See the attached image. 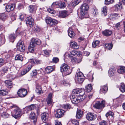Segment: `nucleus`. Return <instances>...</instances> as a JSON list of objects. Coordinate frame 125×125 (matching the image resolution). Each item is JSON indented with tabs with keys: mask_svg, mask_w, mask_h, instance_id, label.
<instances>
[{
	"mask_svg": "<svg viewBox=\"0 0 125 125\" xmlns=\"http://www.w3.org/2000/svg\"><path fill=\"white\" fill-rule=\"evenodd\" d=\"M68 31V35L71 38H72L74 37L75 34L72 28H69Z\"/></svg>",
	"mask_w": 125,
	"mask_h": 125,
	"instance_id": "25",
	"label": "nucleus"
},
{
	"mask_svg": "<svg viewBox=\"0 0 125 125\" xmlns=\"http://www.w3.org/2000/svg\"><path fill=\"white\" fill-rule=\"evenodd\" d=\"M78 51H72L70 52V54H68V56L69 57H72L75 56L76 55H78Z\"/></svg>",
	"mask_w": 125,
	"mask_h": 125,
	"instance_id": "27",
	"label": "nucleus"
},
{
	"mask_svg": "<svg viewBox=\"0 0 125 125\" xmlns=\"http://www.w3.org/2000/svg\"><path fill=\"white\" fill-rule=\"evenodd\" d=\"M37 71H39V70H35L32 71V72L31 73V74L32 76H35L37 75L38 73Z\"/></svg>",
	"mask_w": 125,
	"mask_h": 125,
	"instance_id": "55",
	"label": "nucleus"
},
{
	"mask_svg": "<svg viewBox=\"0 0 125 125\" xmlns=\"http://www.w3.org/2000/svg\"><path fill=\"white\" fill-rule=\"evenodd\" d=\"M64 112L63 110L58 109L56 111V113L55 115V117L57 118L61 117L64 115L63 113Z\"/></svg>",
	"mask_w": 125,
	"mask_h": 125,
	"instance_id": "13",
	"label": "nucleus"
},
{
	"mask_svg": "<svg viewBox=\"0 0 125 125\" xmlns=\"http://www.w3.org/2000/svg\"><path fill=\"white\" fill-rule=\"evenodd\" d=\"M36 117V115L35 113L33 112H31L30 115V118L32 119H34Z\"/></svg>",
	"mask_w": 125,
	"mask_h": 125,
	"instance_id": "54",
	"label": "nucleus"
},
{
	"mask_svg": "<svg viewBox=\"0 0 125 125\" xmlns=\"http://www.w3.org/2000/svg\"><path fill=\"white\" fill-rule=\"evenodd\" d=\"M27 91L25 89L22 88L19 89L17 92L18 95L20 97H24L27 94Z\"/></svg>",
	"mask_w": 125,
	"mask_h": 125,
	"instance_id": "10",
	"label": "nucleus"
},
{
	"mask_svg": "<svg viewBox=\"0 0 125 125\" xmlns=\"http://www.w3.org/2000/svg\"><path fill=\"white\" fill-rule=\"evenodd\" d=\"M41 41L39 39L33 38L30 43V46L31 47H34L37 45H40L41 44Z\"/></svg>",
	"mask_w": 125,
	"mask_h": 125,
	"instance_id": "7",
	"label": "nucleus"
},
{
	"mask_svg": "<svg viewBox=\"0 0 125 125\" xmlns=\"http://www.w3.org/2000/svg\"><path fill=\"white\" fill-rule=\"evenodd\" d=\"M5 83L6 85L7 86L8 88H11L12 87V84L10 80H6Z\"/></svg>",
	"mask_w": 125,
	"mask_h": 125,
	"instance_id": "31",
	"label": "nucleus"
},
{
	"mask_svg": "<svg viewBox=\"0 0 125 125\" xmlns=\"http://www.w3.org/2000/svg\"><path fill=\"white\" fill-rule=\"evenodd\" d=\"M15 60H19L22 61L23 60V58L21 55L18 54L15 57Z\"/></svg>",
	"mask_w": 125,
	"mask_h": 125,
	"instance_id": "45",
	"label": "nucleus"
},
{
	"mask_svg": "<svg viewBox=\"0 0 125 125\" xmlns=\"http://www.w3.org/2000/svg\"><path fill=\"white\" fill-rule=\"evenodd\" d=\"M83 116V112L80 109H78L76 112V117L77 119L81 118Z\"/></svg>",
	"mask_w": 125,
	"mask_h": 125,
	"instance_id": "21",
	"label": "nucleus"
},
{
	"mask_svg": "<svg viewBox=\"0 0 125 125\" xmlns=\"http://www.w3.org/2000/svg\"><path fill=\"white\" fill-rule=\"evenodd\" d=\"M31 63L32 64L34 63L35 64H38L40 63L41 62L40 61L37 59H35L34 60H31Z\"/></svg>",
	"mask_w": 125,
	"mask_h": 125,
	"instance_id": "48",
	"label": "nucleus"
},
{
	"mask_svg": "<svg viewBox=\"0 0 125 125\" xmlns=\"http://www.w3.org/2000/svg\"><path fill=\"white\" fill-rule=\"evenodd\" d=\"M7 92L5 90H0V95L4 96L6 95Z\"/></svg>",
	"mask_w": 125,
	"mask_h": 125,
	"instance_id": "57",
	"label": "nucleus"
},
{
	"mask_svg": "<svg viewBox=\"0 0 125 125\" xmlns=\"http://www.w3.org/2000/svg\"><path fill=\"white\" fill-rule=\"evenodd\" d=\"M52 67L51 66H48L46 67L45 69V71L47 73H50L53 70Z\"/></svg>",
	"mask_w": 125,
	"mask_h": 125,
	"instance_id": "36",
	"label": "nucleus"
},
{
	"mask_svg": "<svg viewBox=\"0 0 125 125\" xmlns=\"http://www.w3.org/2000/svg\"><path fill=\"white\" fill-rule=\"evenodd\" d=\"M16 46L17 49L18 51L22 52L24 51L25 47L23 42L21 41H19L17 43Z\"/></svg>",
	"mask_w": 125,
	"mask_h": 125,
	"instance_id": "8",
	"label": "nucleus"
},
{
	"mask_svg": "<svg viewBox=\"0 0 125 125\" xmlns=\"http://www.w3.org/2000/svg\"><path fill=\"white\" fill-rule=\"evenodd\" d=\"M69 68V67L67 64H63L61 66V71L65 75H68L70 74L71 72Z\"/></svg>",
	"mask_w": 125,
	"mask_h": 125,
	"instance_id": "3",
	"label": "nucleus"
},
{
	"mask_svg": "<svg viewBox=\"0 0 125 125\" xmlns=\"http://www.w3.org/2000/svg\"><path fill=\"white\" fill-rule=\"evenodd\" d=\"M69 57L71 59L72 62L74 63H79L80 62L82 61V58H79L77 59V57L76 56H73L72 57Z\"/></svg>",
	"mask_w": 125,
	"mask_h": 125,
	"instance_id": "16",
	"label": "nucleus"
},
{
	"mask_svg": "<svg viewBox=\"0 0 125 125\" xmlns=\"http://www.w3.org/2000/svg\"><path fill=\"white\" fill-rule=\"evenodd\" d=\"M106 122L104 120L100 122L99 123V125H106Z\"/></svg>",
	"mask_w": 125,
	"mask_h": 125,
	"instance_id": "63",
	"label": "nucleus"
},
{
	"mask_svg": "<svg viewBox=\"0 0 125 125\" xmlns=\"http://www.w3.org/2000/svg\"><path fill=\"white\" fill-rule=\"evenodd\" d=\"M76 82L79 83H82L84 81V78H76L75 79Z\"/></svg>",
	"mask_w": 125,
	"mask_h": 125,
	"instance_id": "46",
	"label": "nucleus"
},
{
	"mask_svg": "<svg viewBox=\"0 0 125 125\" xmlns=\"http://www.w3.org/2000/svg\"><path fill=\"white\" fill-rule=\"evenodd\" d=\"M69 15V13L68 11L66 10H63L59 12V16L60 17L65 18L68 16Z\"/></svg>",
	"mask_w": 125,
	"mask_h": 125,
	"instance_id": "14",
	"label": "nucleus"
},
{
	"mask_svg": "<svg viewBox=\"0 0 125 125\" xmlns=\"http://www.w3.org/2000/svg\"><path fill=\"white\" fill-rule=\"evenodd\" d=\"M64 107L65 109H70L71 108V106L70 104H67L64 105Z\"/></svg>",
	"mask_w": 125,
	"mask_h": 125,
	"instance_id": "61",
	"label": "nucleus"
},
{
	"mask_svg": "<svg viewBox=\"0 0 125 125\" xmlns=\"http://www.w3.org/2000/svg\"><path fill=\"white\" fill-rule=\"evenodd\" d=\"M58 6L60 8H64L66 6L65 2L61 1L58 3Z\"/></svg>",
	"mask_w": 125,
	"mask_h": 125,
	"instance_id": "42",
	"label": "nucleus"
},
{
	"mask_svg": "<svg viewBox=\"0 0 125 125\" xmlns=\"http://www.w3.org/2000/svg\"><path fill=\"white\" fill-rule=\"evenodd\" d=\"M107 8L106 7H103V10L102 11L103 12L102 14L104 16H105L107 14Z\"/></svg>",
	"mask_w": 125,
	"mask_h": 125,
	"instance_id": "52",
	"label": "nucleus"
},
{
	"mask_svg": "<svg viewBox=\"0 0 125 125\" xmlns=\"http://www.w3.org/2000/svg\"><path fill=\"white\" fill-rule=\"evenodd\" d=\"M9 115L8 113L5 112H3L1 114V116L4 118H8Z\"/></svg>",
	"mask_w": 125,
	"mask_h": 125,
	"instance_id": "47",
	"label": "nucleus"
},
{
	"mask_svg": "<svg viewBox=\"0 0 125 125\" xmlns=\"http://www.w3.org/2000/svg\"><path fill=\"white\" fill-rule=\"evenodd\" d=\"M115 7L117 10H120L122 8V5L121 3H119L115 5Z\"/></svg>",
	"mask_w": 125,
	"mask_h": 125,
	"instance_id": "44",
	"label": "nucleus"
},
{
	"mask_svg": "<svg viewBox=\"0 0 125 125\" xmlns=\"http://www.w3.org/2000/svg\"><path fill=\"white\" fill-rule=\"evenodd\" d=\"M42 89L40 86H38L36 87L35 91L37 93L40 94L41 93Z\"/></svg>",
	"mask_w": 125,
	"mask_h": 125,
	"instance_id": "49",
	"label": "nucleus"
},
{
	"mask_svg": "<svg viewBox=\"0 0 125 125\" xmlns=\"http://www.w3.org/2000/svg\"><path fill=\"white\" fill-rule=\"evenodd\" d=\"M36 106L34 104H32L26 107L25 109L28 111L33 110L35 109Z\"/></svg>",
	"mask_w": 125,
	"mask_h": 125,
	"instance_id": "28",
	"label": "nucleus"
},
{
	"mask_svg": "<svg viewBox=\"0 0 125 125\" xmlns=\"http://www.w3.org/2000/svg\"><path fill=\"white\" fill-rule=\"evenodd\" d=\"M51 51V50H43V52L46 56H48L50 55V53Z\"/></svg>",
	"mask_w": 125,
	"mask_h": 125,
	"instance_id": "50",
	"label": "nucleus"
},
{
	"mask_svg": "<svg viewBox=\"0 0 125 125\" xmlns=\"http://www.w3.org/2000/svg\"><path fill=\"white\" fill-rule=\"evenodd\" d=\"M16 36L14 33L11 34L9 36V38L10 41L11 42H13L15 39Z\"/></svg>",
	"mask_w": 125,
	"mask_h": 125,
	"instance_id": "33",
	"label": "nucleus"
},
{
	"mask_svg": "<svg viewBox=\"0 0 125 125\" xmlns=\"http://www.w3.org/2000/svg\"><path fill=\"white\" fill-rule=\"evenodd\" d=\"M59 59L58 58L56 57H54L52 59V61L53 62L56 63L58 62Z\"/></svg>",
	"mask_w": 125,
	"mask_h": 125,
	"instance_id": "62",
	"label": "nucleus"
},
{
	"mask_svg": "<svg viewBox=\"0 0 125 125\" xmlns=\"http://www.w3.org/2000/svg\"><path fill=\"white\" fill-rule=\"evenodd\" d=\"M96 115L94 113H89L86 115V118L89 121H93L96 118Z\"/></svg>",
	"mask_w": 125,
	"mask_h": 125,
	"instance_id": "12",
	"label": "nucleus"
},
{
	"mask_svg": "<svg viewBox=\"0 0 125 125\" xmlns=\"http://www.w3.org/2000/svg\"><path fill=\"white\" fill-rule=\"evenodd\" d=\"M32 66L31 65H29L27 67L24 69L21 72V74L23 75L28 72L31 69Z\"/></svg>",
	"mask_w": 125,
	"mask_h": 125,
	"instance_id": "20",
	"label": "nucleus"
},
{
	"mask_svg": "<svg viewBox=\"0 0 125 125\" xmlns=\"http://www.w3.org/2000/svg\"><path fill=\"white\" fill-rule=\"evenodd\" d=\"M106 116L107 119L112 121L114 118V114L111 111L107 112L106 114Z\"/></svg>",
	"mask_w": 125,
	"mask_h": 125,
	"instance_id": "15",
	"label": "nucleus"
},
{
	"mask_svg": "<svg viewBox=\"0 0 125 125\" xmlns=\"http://www.w3.org/2000/svg\"><path fill=\"white\" fill-rule=\"evenodd\" d=\"M9 69V68L6 66H4L2 68L0 71V72L2 74H4L8 72Z\"/></svg>",
	"mask_w": 125,
	"mask_h": 125,
	"instance_id": "30",
	"label": "nucleus"
},
{
	"mask_svg": "<svg viewBox=\"0 0 125 125\" xmlns=\"http://www.w3.org/2000/svg\"><path fill=\"white\" fill-rule=\"evenodd\" d=\"M26 23L27 26L32 27L34 24V21L31 16H29L26 19Z\"/></svg>",
	"mask_w": 125,
	"mask_h": 125,
	"instance_id": "11",
	"label": "nucleus"
},
{
	"mask_svg": "<svg viewBox=\"0 0 125 125\" xmlns=\"http://www.w3.org/2000/svg\"><path fill=\"white\" fill-rule=\"evenodd\" d=\"M58 2H54L51 5L52 7V8H55L56 6L58 5Z\"/></svg>",
	"mask_w": 125,
	"mask_h": 125,
	"instance_id": "58",
	"label": "nucleus"
},
{
	"mask_svg": "<svg viewBox=\"0 0 125 125\" xmlns=\"http://www.w3.org/2000/svg\"><path fill=\"white\" fill-rule=\"evenodd\" d=\"M114 2V0H105V3L107 5H109L113 3Z\"/></svg>",
	"mask_w": 125,
	"mask_h": 125,
	"instance_id": "56",
	"label": "nucleus"
},
{
	"mask_svg": "<svg viewBox=\"0 0 125 125\" xmlns=\"http://www.w3.org/2000/svg\"><path fill=\"white\" fill-rule=\"evenodd\" d=\"M41 119L43 122L45 123L48 117V114L47 112H45L41 114Z\"/></svg>",
	"mask_w": 125,
	"mask_h": 125,
	"instance_id": "19",
	"label": "nucleus"
},
{
	"mask_svg": "<svg viewBox=\"0 0 125 125\" xmlns=\"http://www.w3.org/2000/svg\"><path fill=\"white\" fill-rule=\"evenodd\" d=\"M46 23L51 26H53L56 23L57 21L56 20L52 19L50 17L47 18L46 19Z\"/></svg>",
	"mask_w": 125,
	"mask_h": 125,
	"instance_id": "9",
	"label": "nucleus"
},
{
	"mask_svg": "<svg viewBox=\"0 0 125 125\" xmlns=\"http://www.w3.org/2000/svg\"><path fill=\"white\" fill-rule=\"evenodd\" d=\"M5 39L4 35L2 33L0 34V45L3 44L5 43Z\"/></svg>",
	"mask_w": 125,
	"mask_h": 125,
	"instance_id": "24",
	"label": "nucleus"
},
{
	"mask_svg": "<svg viewBox=\"0 0 125 125\" xmlns=\"http://www.w3.org/2000/svg\"><path fill=\"white\" fill-rule=\"evenodd\" d=\"M4 64V60L2 59H0V67Z\"/></svg>",
	"mask_w": 125,
	"mask_h": 125,
	"instance_id": "60",
	"label": "nucleus"
},
{
	"mask_svg": "<svg viewBox=\"0 0 125 125\" xmlns=\"http://www.w3.org/2000/svg\"><path fill=\"white\" fill-rule=\"evenodd\" d=\"M33 30L35 31L36 32H38L40 31V28L37 26H35Z\"/></svg>",
	"mask_w": 125,
	"mask_h": 125,
	"instance_id": "64",
	"label": "nucleus"
},
{
	"mask_svg": "<svg viewBox=\"0 0 125 125\" xmlns=\"http://www.w3.org/2000/svg\"><path fill=\"white\" fill-rule=\"evenodd\" d=\"M113 45L112 43L109 44L107 43L105 44L104 47L107 50L111 49L113 47Z\"/></svg>",
	"mask_w": 125,
	"mask_h": 125,
	"instance_id": "35",
	"label": "nucleus"
},
{
	"mask_svg": "<svg viewBox=\"0 0 125 125\" xmlns=\"http://www.w3.org/2000/svg\"><path fill=\"white\" fill-rule=\"evenodd\" d=\"M120 90L122 92H125V85L124 83H121V87Z\"/></svg>",
	"mask_w": 125,
	"mask_h": 125,
	"instance_id": "51",
	"label": "nucleus"
},
{
	"mask_svg": "<svg viewBox=\"0 0 125 125\" xmlns=\"http://www.w3.org/2000/svg\"><path fill=\"white\" fill-rule=\"evenodd\" d=\"M105 101L103 100L101 102L100 101H97L93 105L94 107L97 109H100L104 108L105 106Z\"/></svg>",
	"mask_w": 125,
	"mask_h": 125,
	"instance_id": "6",
	"label": "nucleus"
},
{
	"mask_svg": "<svg viewBox=\"0 0 125 125\" xmlns=\"http://www.w3.org/2000/svg\"><path fill=\"white\" fill-rule=\"evenodd\" d=\"M11 107L12 108H15L12 114V116L16 119L20 117L22 115L21 110L15 105L11 106Z\"/></svg>",
	"mask_w": 125,
	"mask_h": 125,
	"instance_id": "2",
	"label": "nucleus"
},
{
	"mask_svg": "<svg viewBox=\"0 0 125 125\" xmlns=\"http://www.w3.org/2000/svg\"><path fill=\"white\" fill-rule=\"evenodd\" d=\"M117 72L123 74L125 73V67L123 66H121L117 70Z\"/></svg>",
	"mask_w": 125,
	"mask_h": 125,
	"instance_id": "34",
	"label": "nucleus"
},
{
	"mask_svg": "<svg viewBox=\"0 0 125 125\" xmlns=\"http://www.w3.org/2000/svg\"><path fill=\"white\" fill-rule=\"evenodd\" d=\"M100 42V41L98 40L94 41L92 43V47L94 48L97 47L99 45Z\"/></svg>",
	"mask_w": 125,
	"mask_h": 125,
	"instance_id": "38",
	"label": "nucleus"
},
{
	"mask_svg": "<svg viewBox=\"0 0 125 125\" xmlns=\"http://www.w3.org/2000/svg\"><path fill=\"white\" fill-rule=\"evenodd\" d=\"M70 98L72 103L74 104H77L78 103L83 101L85 99H84L83 97L82 98L79 96H77V97H75V95L72 94L70 96Z\"/></svg>",
	"mask_w": 125,
	"mask_h": 125,
	"instance_id": "4",
	"label": "nucleus"
},
{
	"mask_svg": "<svg viewBox=\"0 0 125 125\" xmlns=\"http://www.w3.org/2000/svg\"><path fill=\"white\" fill-rule=\"evenodd\" d=\"M73 94H79L78 96H79L81 97L82 98L83 97L84 99H85L86 98V96L84 95V91L83 89H74L73 91Z\"/></svg>",
	"mask_w": 125,
	"mask_h": 125,
	"instance_id": "5",
	"label": "nucleus"
},
{
	"mask_svg": "<svg viewBox=\"0 0 125 125\" xmlns=\"http://www.w3.org/2000/svg\"><path fill=\"white\" fill-rule=\"evenodd\" d=\"M34 47H31L30 46H29L28 47V49L30 52L31 53H33L34 52Z\"/></svg>",
	"mask_w": 125,
	"mask_h": 125,
	"instance_id": "59",
	"label": "nucleus"
},
{
	"mask_svg": "<svg viewBox=\"0 0 125 125\" xmlns=\"http://www.w3.org/2000/svg\"><path fill=\"white\" fill-rule=\"evenodd\" d=\"M117 17L118 14H110L109 18L107 19V20L108 21H109V20L114 21L117 19Z\"/></svg>",
	"mask_w": 125,
	"mask_h": 125,
	"instance_id": "18",
	"label": "nucleus"
},
{
	"mask_svg": "<svg viewBox=\"0 0 125 125\" xmlns=\"http://www.w3.org/2000/svg\"><path fill=\"white\" fill-rule=\"evenodd\" d=\"M92 88V86L91 84H88L85 86V90L88 92H90Z\"/></svg>",
	"mask_w": 125,
	"mask_h": 125,
	"instance_id": "40",
	"label": "nucleus"
},
{
	"mask_svg": "<svg viewBox=\"0 0 125 125\" xmlns=\"http://www.w3.org/2000/svg\"><path fill=\"white\" fill-rule=\"evenodd\" d=\"M76 78H84V76L83 74L81 72L77 73L75 76Z\"/></svg>",
	"mask_w": 125,
	"mask_h": 125,
	"instance_id": "43",
	"label": "nucleus"
},
{
	"mask_svg": "<svg viewBox=\"0 0 125 125\" xmlns=\"http://www.w3.org/2000/svg\"><path fill=\"white\" fill-rule=\"evenodd\" d=\"M116 72V70L115 68L113 67L110 69L108 71L109 75L110 77H111L113 76Z\"/></svg>",
	"mask_w": 125,
	"mask_h": 125,
	"instance_id": "23",
	"label": "nucleus"
},
{
	"mask_svg": "<svg viewBox=\"0 0 125 125\" xmlns=\"http://www.w3.org/2000/svg\"><path fill=\"white\" fill-rule=\"evenodd\" d=\"M112 33V31L108 30H105L102 32L103 34L106 36H108L110 35Z\"/></svg>",
	"mask_w": 125,
	"mask_h": 125,
	"instance_id": "29",
	"label": "nucleus"
},
{
	"mask_svg": "<svg viewBox=\"0 0 125 125\" xmlns=\"http://www.w3.org/2000/svg\"><path fill=\"white\" fill-rule=\"evenodd\" d=\"M108 88L107 85H105L101 87L100 90L101 93H105L107 91Z\"/></svg>",
	"mask_w": 125,
	"mask_h": 125,
	"instance_id": "26",
	"label": "nucleus"
},
{
	"mask_svg": "<svg viewBox=\"0 0 125 125\" xmlns=\"http://www.w3.org/2000/svg\"><path fill=\"white\" fill-rule=\"evenodd\" d=\"M34 5H30L28 9L30 13H32L34 10Z\"/></svg>",
	"mask_w": 125,
	"mask_h": 125,
	"instance_id": "53",
	"label": "nucleus"
},
{
	"mask_svg": "<svg viewBox=\"0 0 125 125\" xmlns=\"http://www.w3.org/2000/svg\"><path fill=\"white\" fill-rule=\"evenodd\" d=\"M93 15L96 17L98 14V12L97 9L95 7H94L92 9Z\"/></svg>",
	"mask_w": 125,
	"mask_h": 125,
	"instance_id": "39",
	"label": "nucleus"
},
{
	"mask_svg": "<svg viewBox=\"0 0 125 125\" xmlns=\"http://www.w3.org/2000/svg\"><path fill=\"white\" fill-rule=\"evenodd\" d=\"M7 17L5 13H1L0 14V19L4 21L7 19Z\"/></svg>",
	"mask_w": 125,
	"mask_h": 125,
	"instance_id": "37",
	"label": "nucleus"
},
{
	"mask_svg": "<svg viewBox=\"0 0 125 125\" xmlns=\"http://www.w3.org/2000/svg\"><path fill=\"white\" fill-rule=\"evenodd\" d=\"M80 2V0H73L72 5L75 6L78 4Z\"/></svg>",
	"mask_w": 125,
	"mask_h": 125,
	"instance_id": "41",
	"label": "nucleus"
},
{
	"mask_svg": "<svg viewBox=\"0 0 125 125\" xmlns=\"http://www.w3.org/2000/svg\"><path fill=\"white\" fill-rule=\"evenodd\" d=\"M69 123L70 124V125H79L78 121L74 119L70 121Z\"/></svg>",
	"mask_w": 125,
	"mask_h": 125,
	"instance_id": "32",
	"label": "nucleus"
},
{
	"mask_svg": "<svg viewBox=\"0 0 125 125\" xmlns=\"http://www.w3.org/2000/svg\"><path fill=\"white\" fill-rule=\"evenodd\" d=\"M70 45L72 48L77 49L79 48V46L77 43L75 42H70Z\"/></svg>",
	"mask_w": 125,
	"mask_h": 125,
	"instance_id": "22",
	"label": "nucleus"
},
{
	"mask_svg": "<svg viewBox=\"0 0 125 125\" xmlns=\"http://www.w3.org/2000/svg\"><path fill=\"white\" fill-rule=\"evenodd\" d=\"M81 9L80 16L81 18H86L87 17V11L89 8L87 4L84 3L80 7Z\"/></svg>",
	"mask_w": 125,
	"mask_h": 125,
	"instance_id": "1",
	"label": "nucleus"
},
{
	"mask_svg": "<svg viewBox=\"0 0 125 125\" xmlns=\"http://www.w3.org/2000/svg\"><path fill=\"white\" fill-rule=\"evenodd\" d=\"M15 6L13 4H9L7 5L5 7L6 11L8 12H10L13 10L14 9Z\"/></svg>",
	"mask_w": 125,
	"mask_h": 125,
	"instance_id": "17",
	"label": "nucleus"
}]
</instances>
